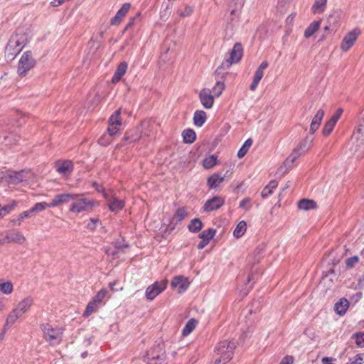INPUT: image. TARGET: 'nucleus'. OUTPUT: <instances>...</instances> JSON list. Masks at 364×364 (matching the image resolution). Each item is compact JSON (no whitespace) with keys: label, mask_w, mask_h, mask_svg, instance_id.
Segmentation results:
<instances>
[{"label":"nucleus","mask_w":364,"mask_h":364,"mask_svg":"<svg viewBox=\"0 0 364 364\" xmlns=\"http://www.w3.org/2000/svg\"><path fill=\"white\" fill-rule=\"evenodd\" d=\"M28 37L27 33L22 31H16L13 34L5 48V57L9 59H14L28 44Z\"/></svg>","instance_id":"f257e3e1"},{"label":"nucleus","mask_w":364,"mask_h":364,"mask_svg":"<svg viewBox=\"0 0 364 364\" xmlns=\"http://www.w3.org/2000/svg\"><path fill=\"white\" fill-rule=\"evenodd\" d=\"M236 346V342L232 340L219 342L215 347L218 358L215 360V364H226L231 360Z\"/></svg>","instance_id":"f03ea898"},{"label":"nucleus","mask_w":364,"mask_h":364,"mask_svg":"<svg viewBox=\"0 0 364 364\" xmlns=\"http://www.w3.org/2000/svg\"><path fill=\"white\" fill-rule=\"evenodd\" d=\"M72 203L69 206V211L72 213L78 214L82 212H87L97 205L95 200L85 197V193H73Z\"/></svg>","instance_id":"7ed1b4c3"},{"label":"nucleus","mask_w":364,"mask_h":364,"mask_svg":"<svg viewBox=\"0 0 364 364\" xmlns=\"http://www.w3.org/2000/svg\"><path fill=\"white\" fill-rule=\"evenodd\" d=\"M41 329L43 331V339L50 346H58L62 342L64 328L54 327L50 323H43L41 325Z\"/></svg>","instance_id":"20e7f679"},{"label":"nucleus","mask_w":364,"mask_h":364,"mask_svg":"<svg viewBox=\"0 0 364 364\" xmlns=\"http://www.w3.org/2000/svg\"><path fill=\"white\" fill-rule=\"evenodd\" d=\"M36 65V60L31 50L23 53L16 66V73L21 77H26Z\"/></svg>","instance_id":"39448f33"},{"label":"nucleus","mask_w":364,"mask_h":364,"mask_svg":"<svg viewBox=\"0 0 364 364\" xmlns=\"http://www.w3.org/2000/svg\"><path fill=\"white\" fill-rule=\"evenodd\" d=\"M109 298L110 294L108 290L105 288H102L88 302L83 313V316L88 317L93 313L97 311L100 306L105 304L104 300L109 299Z\"/></svg>","instance_id":"423d86ee"},{"label":"nucleus","mask_w":364,"mask_h":364,"mask_svg":"<svg viewBox=\"0 0 364 364\" xmlns=\"http://www.w3.org/2000/svg\"><path fill=\"white\" fill-rule=\"evenodd\" d=\"M244 50L240 43L234 44L232 48L227 53L226 58L222 63L221 68L229 69L232 65L237 64L242 60Z\"/></svg>","instance_id":"0eeeda50"},{"label":"nucleus","mask_w":364,"mask_h":364,"mask_svg":"<svg viewBox=\"0 0 364 364\" xmlns=\"http://www.w3.org/2000/svg\"><path fill=\"white\" fill-rule=\"evenodd\" d=\"M103 197L107 203V206L112 212H119L125 206V201L118 198L112 191H103Z\"/></svg>","instance_id":"6e6552de"},{"label":"nucleus","mask_w":364,"mask_h":364,"mask_svg":"<svg viewBox=\"0 0 364 364\" xmlns=\"http://www.w3.org/2000/svg\"><path fill=\"white\" fill-rule=\"evenodd\" d=\"M353 146L351 150L355 153H364V126L363 124L353 133L352 138Z\"/></svg>","instance_id":"1a4fd4ad"},{"label":"nucleus","mask_w":364,"mask_h":364,"mask_svg":"<svg viewBox=\"0 0 364 364\" xmlns=\"http://www.w3.org/2000/svg\"><path fill=\"white\" fill-rule=\"evenodd\" d=\"M360 28H355L348 32L341 41L340 48L343 52L348 51L357 41L358 37L360 35Z\"/></svg>","instance_id":"9d476101"},{"label":"nucleus","mask_w":364,"mask_h":364,"mask_svg":"<svg viewBox=\"0 0 364 364\" xmlns=\"http://www.w3.org/2000/svg\"><path fill=\"white\" fill-rule=\"evenodd\" d=\"M167 287V281H157L149 286L145 291L146 297L148 300H154L158 295L163 292Z\"/></svg>","instance_id":"9b49d317"},{"label":"nucleus","mask_w":364,"mask_h":364,"mask_svg":"<svg viewBox=\"0 0 364 364\" xmlns=\"http://www.w3.org/2000/svg\"><path fill=\"white\" fill-rule=\"evenodd\" d=\"M122 125L121 110H116L109 119L107 132L110 136H114L119 130Z\"/></svg>","instance_id":"f8f14e48"},{"label":"nucleus","mask_w":364,"mask_h":364,"mask_svg":"<svg viewBox=\"0 0 364 364\" xmlns=\"http://www.w3.org/2000/svg\"><path fill=\"white\" fill-rule=\"evenodd\" d=\"M33 304L34 299L31 296H27L21 299L14 308L23 316L31 311Z\"/></svg>","instance_id":"ddd939ff"},{"label":"nucleus","mask_w":364,"mask_h":364,"mask_svg":"<svg viewBox=\"0 0 364 364\" xmlns=\"http://www.w3.org/2000/svg\"><path fill=\"white\" fill-rule=\"evenodd\" d=\"M225 199L223 196H214L204 203L203 209L204 212H212L218 210L224 205Z\"/></svg>","instance_id":"4468645a"},{"label":"nucleus","mask_w":364,"mask_h":364,"mask_svg":"<svg viewBox=\"0 0 364 364\" xmlns=\"http://www.w3.org/2000/svg\"><path fill=\"white\" fill-rule=\"evenodd\" d=\"M342 114L343 109L341 108H338L331 117L325 123L322 129V134L324 136H328L332 132Z\"/></svg>","instance_id":"2eb2a0df"},{"label":"nucleus","mask_w":364,"mask_h":364,"mask_svg":"<svg viewBox=\"0 0 364 364\" xmlns=\"http://www.w3.org/2000/svg\"><path fill=\"white\" fill-rule=\"evenodd\" d=\"M268 66V62L267 60H264L257 68L255 73L252 82L250 86V89L251 91H255L257 89L260 80L264 76V70L266 68H267Z\"/></svg>","instance_id":"dca6fc26"},{"label":"nucleus","mask_w":364,"mask_h":364,"mask_svg":"<svg viewBox=\"0 0 364 364\" xmlns=\"http://www.w3.org/2000/svg\"><path fill=\"white\" fill-rule=\"evenodd\" d=\"M171 285L173 289H176L178 292L181 294L188 288L190 282L187 277L179 275L173 278Z\"/></svg>","instance_id":"f3484780"},{"label":"nucleus","mask_w":364,"mask_h":364,"mask_svg":"<svg viewBox=\"0 0 364 364\" xmlns=\"http://www.w3.org/2000/svg\"><path fill=\"white\" fill-rule=\"evenodd\" d=\"M26 238L23 234L17 230H13L6 233L5 235V241L7 243H15L18 245H23L26 242Z\"/></svg>","instance_id":"a211bd4d"},{"label":"nucleus","mask_w":364,"mask_h":364,"mask_svg":"<svg viewBox=\"0 0 364 364\" xmlns=\"http://www.w3.org/2000/svg\"><path fill=\"white\" fill-rule=\"evenodd\" d=\"M199 100L205 109L212 108L214 103V97L209 89H203L199 93Z\"/></svg>","instance_id":"6ab92c4d"},{"label":"nucleus","mask_w":364,"mask_h":364,"mask_svg":"<svg viewBox=\"0 0 364 364\" xmlns=\"http://www.w3.org/2000/svg\"><path fill=\"white\" fill-rule=\"evenodd\" d=\"M131 5L129 3H125L122 5L120 9L118 10L115 16L110 20V25L119 26L130 9Z\"/></svg>","instance_id":"aec40b11"},{"label":"nucleus","mask_w":364,"mask_h":364,"mask_svg":"<svg viewBox=\"0 0 364 364\" xmlns=\"http://www.w3.org/2000/svg\"><path fill=\"white\" fill-rule=\"evenodd\" d=\"M56 171L63 176H69L73 171L74 166L71 161H58L55 163Z\"/></svg>","instance_id":"412c9836"},{"label":"nucleus","mask_w":364,"mask_h":364,"mask_svg":"<svg viewBox=\"0 0 364 364\" xmlns=\"http://www.w3.org/2000/svg\"><path fill=\"white\" fill-rule=\"evenodd\" d=\"M21 316L14 308L6 315L5 322L3 326L4 333H6L9 328L13 326Z\"/></svg>","instance_id":"4be33fe9"},{"label":"nucleus","mask_w":364,"mask_h":364,"mask_svg":"<svg viewBox=\"0 0 364 364\" xmlns=\"http://www.w3.org/2000/svg\"><path fill=\"white\" fill-rule=\"evenodd\" d=\"M128 68V64L125 61L121 62L117 67V69L112 77L111 82L117 84L119 82L122 77L126 74Z\"/></svg>","instance_id":"5701e85b"},{"label":"nucleus","mask_w":364,"mask_h":364,"mask_svg":"<svg viewBox=\"0 0 364 364\" xmlns=\"http://www.w3.org/2000/svg\"><path fill=\"white\" fill-rule=\"evenodd\" d=\"M73 197V193H62L56 195L51 202L49 203L50 207L55 208L58 207L60 205L68 203L71 200V198Z\"/></svg>","instance_id":"b1692460"},{"label":"nucleus","mask_w":364,"mask_h":364,"mask_svg":"<svg viewBox=\"0 0 364 364\" xmlns=\"http://www.w3.org/2000/svg\"><path fill=\"white\" fill-rule=\"evenodd\" d=\"M323 116L324 111L321 109H318L315 114L310 124L309 132L311 134H314L318 129Z\"/></svg>","instance_id":"393cba45"},{"label":"nucleus","mask_w":364,"mask_h":364,"mask_svg":"<svg viewBox=\"0 0 364 364\" xmlns=\"http://www.w3.org/2000/svg\"><path fill=\"white\" fill-rule=\"evenodd\" d=\"M314 138L306 136L304 138L297 146L295 148L300 154H304L306 153L311 146Z\"/></svg>","instance_id":"a878e982"},{"label":"nucleus","mask_w":364,"mask_h":364,"mask_svg":"<svg viewBox=\"0 0 364 364\" xmlns=\"http://www.w3.org/2000/svg\"><path fill=\"white\" fill-rule=\"evenodd\" d=\"M225 178L220 173H213L207 179V184L210 188H216L224 181Z\"/></svg>","instance_id":"bb28decb"},{"label":"nucleus","mask_w":364,"mask_h":364,"mask_svg":"<svg viewBox=\"0 0 364 364\" xmlns=\"http://www.w3.org/2000/svg\"><path fill=\"white\" fill-rule=\"evenodd\" d=\"M321 21H312L308 27L305 29L304 36L306 38H309L313 36L320 28Z\"/></svg>","instance_id":"cd10ccee"},{"label":"nucleus","mask_w":364,"mask_h":364,"mask_svg":"<svg viewBox=\"0 0 364 364\" xmlns=\"http://www.w3.org/2000/svg\"><path fill=\"white\" fill-rule=\"evenodd\" d=\"M348 306V301L345 298H342L335 304L334 311L337 314L343 316L346 314Z\"/></svg>","instance_id":"c85d7f7f"},{"label":"nucleus","mask_w":364,"mask_h":364,"mask_svg":"<svg viewBox=\"0 0 364 364\" xmlns=\"http://www.w3.org/2000/svg\"><path fill=\"white\" fill-rule=\"evenodd\" d=\"M14 284L11 281L0 279V292L5 295H10L14 292Z\"/></svg>","instance_id":"c756f323"},{"label":"nucleus","mask_w":364,"mask_h":364,"mask_svg":"<svg viewBox=\"0 0 364 364\" xmlns=\"http://www.w3.org/2000/svg\"><path fill=\"white\" fill-rule=\"evenodd\" d=\"M207 115L203 110H196L193 115V122L196 127H201L205 122Z\"/></svg>","instance_id":"7c9ffc66"},{"label":"nucleus","mask_w":364,"mask_h":364,"mask_svg":"<svg viewBox=\"0 0 364 364\" xmlns=\"http://www.w3.org/2000/svg\"><path fill=\"white\" fill-rule=\"evenodd\" d=\"M316 203L310 199H301L298 202V208L303 210H309L316 208Z\"/></svg>","instance_id":"2f4dec72"},{"label":"nucleus","mask_w":364,"mask_h":364,"mask_svg":"<svg viewBox=\"0 0 364 364\" xmlns=\"http://www.w3.org/2000/svg\"><path fill=\"white\" fill-rule=\"evenodd\" d=\"M327 0H315L312 7L311 11L314 14H322L326 8Z\"/></svg>","instance_id":"473e14b6"},{"label":"nucleus","mask_w":364,"mask_h":364,"mask_svg":"<svg viewBox=\"0 0 364 364\" xmlns=\"http://www.w3.org/2000/svg\"><path fill=\"white\" fill-rule=\"evenodd\" d=\"M278 186V183L276 181H271L268 185H267L261 193V196L263 198H266L271 196L274 190Z\"/></svg>","instance_id":"72a5a7b5"},{"label":"nucleus","mask_w":364,"mask_h":364,"mask_svg":"<svg viewBox=\"0 0 364 364\" xmlns=\"http://www.w3.org/2000/svg\"><path fill=\"white\" fill-rule=\"evenodd\" d=\"M183 139L186 144H192L196 141V134L191 129H185L182 132Z\"/></svg>","instance_id":"f704fd0d"},{"label":"nucleus","mask_w":364,"mask_h":364,"mask_svg":"<svg viewBox=\"0 0 364 364\" xmlns=\"http://www.w3.org/2000/svg\"><path fill=\"white\" fill-rule=\"evenodd\" d=\"M247 230V223L244 220H241L238 223L236 228L233 231V235L235 238H240L244 235Z\"/></svg>","instance_id":"c9c22d12"},{"label":"nucleus","mask_w":364,"mask_h":364,"mask_svg":"<svg viewBox=\"0 0 364 364\" xmlns=\"http://www.w3.org/2000/svg\"><path fill=\"white\" fill-rule=\"evenodd\" d=\"M188 213L186 211L185 208H179L176 210L174 215L171 219V223L176 221V223L181 222L186 217H188Z\"/></svg>","instance_id":"e433bc0d"},{"label":"nucleus","mask_w":364,"mask_h":364,"mask_svg":"<svg viewBox=\"0 0 364 364\" xmlns=\"http://www.w3.org/2000/svg\"><path fill=\"white\" fill-rule=\"evenodd\" d=\"M203 228L202 221L199 218H195L191 220L188 225V229L191 232L196 233L199 232Z\"/></svg>","instance_id":"4c0bfd02"},{"label":"nucleus","mask_w":364,"mask_h":364,"mask_svg":"<svg viewBox=\"0 0 364 364\" xmlns=\"http://www.w3.org/2000/svg\"><path fill=\"white\" fill-rule=\"evenodd\" d=\"M297 150L295 149L292 151L291 154L287 157V159L284 162V165L287 167H291L294 163L301 156Z\"/></svg>","instance_id":"58836bf2"},{"label":"nucleus","mask_w":364,"mask_h":364,"mask_svg":"<svg viewBox=\"0 0 364 364\" xmlns=\"http://www.w3.org/2000/svg\"><path fill=\"white\" fill-rule=\"evenodd\" d=\"M197 323H198V322L196 320H195L193 318L190 319L186 323V326H184V328L182 330L183 336H186L189 335L195 329V328L197 326Z\"/></svg>","instance_id":"ea45409f"},{"label":"nucleus","mask_w":364,"mask_h":364,"mask_svg":"<svg viewBox=\"0 0 364 364\" xmlns=\"http://www.w3.org/2000/svg\"><path fill=\"white\" fill-rule=\"evenodd\" d=\"M216 230L213 228H208L207 230H203L200 235L199 237L202 240H206V242H210V241L214 237L215 235Z\"/></svg>","instance_id":"a19ab883"},{"label":"nucleus","mask_w":364,"mask_h":364,"mask_svg":"<svg viewBox=\"0 0 364 364\" xmlns=\"http://www.w3.org/2000/svg\"><path fill=\"white\" fill-rule=\"evenodd\" d=\"M217 164V156L215 155H210L204 159L203 161V166L205 168L209 169L213 168Z\"/></svg>","instance_id":"79ce46f5"},{"label":"nucleus","mask_w":364,"mask_h":364,"mask_svg":"<svg viewBox=\"0 0 364 364\" xmlns=\"http://www.w3.org/2000/svg\"><path fill=\"white\" fill-rule=\"evenodd\" d=\"M225 88V85L223 82L218 81L214 87H213L212 92L213 97H220Z\"/></svg>","instance_id":"37998d69"},{"label":"nucleus","mask_w":364,"mask_h":364,"mask_svg":"<svg viewBox=\"0 0 364 364\" xmlns=\"http://www.w3.org/2000/svg\"><path fill=\"white\" fill-rule=\"evenodd\" d=\"M193 8L191 6H185L183 9H181L178 10V14L181 17H187L191 16L193 14Z\"/></svg>","instance_id":"c03bdc74"},{"label":"nucleus","mask_w":364,"mask_h":364,"mask_svg":"<svg viewBox=\"0 0 364 364\" xmlns=\"http://www.w3.org/2000/svg\"><path fill=\"white\" fill-rule=\"evenodd\" d=\"M47 208H50L49 203H47L46 202H40L36 203L34 206L31 208V211L41 212Z\"/></svg>","instance_id":"a18cd8bd"},{"label":"nucleus","mask_w":364,"mask_h":364,"mask_svg":"<svg viewBox=\"0 0 364 364\" xmlns=\"http://www.w3.org/2000/svg\"><path fill=\"white\" fill-rule=\"evenodd\" d=\"M165 360L164 354L149 359L148 364H162Z\"/></svg>","instance_id":"49530a36"},{"label":"nucleus","mask_w":364,"mask_h":364,"mask_svg":"<svg viewBox=\"0 0 364 364\" xmlns=\"http://www.w3.org/2000/svg\"><path fill=\"white\" fill-rule=\"evenodd\" d=\"M252 207V204L251 203V199L250 198H245L242 200L240 203V208L248 210L251 209Z\"/></svg>","instance_id":"de8ad7c7"},{"label":"nucleus","mask_w":364,"mask_h":364,"mask_svg":"<svg viewBox=\"0 0 364 364\" xmlns=\"http://www.w3.org/2000/svg\"><path fill=\"white\" fill-rule=\"evenodd\" d=\"M359 262L358 256H353L346 260V265L348 268H353Z\"/></svg>","instance_id":"09e8293b"},{"label":"nucleus","mask_w":364,"mask_h":364,"mask_svg":"<svg viewBox=\"0 0 364 364\" xmlns=\"http://www.w3.org/2000/svg\"><path fill=\"white\" fill-rule=\"evenodd\" d=\"M355 343L358 347H364V332L358 333L355 335Z\"/></svg>","instance_id":"8fccbe9b"},{"label":"nucleus","mask_w":364,"mask_h":364,"mask_svg":"<svg viewBox=\"0 0 364 364\" xmlns=\"http://www.w3.org/2000/svg\"><path fill=\"white\" fill-rule=\"evenodd\" d=\"M17 206V202L13 201L11 204L5 205L4 207H0V211L2 213L3 211H5L6 213H9L10 211L13 210Z\"/></svg>","instance_id":"3c124183"},{"label":"nucleus","mask_w":364,"mask_h":364,"mask_svg":"<svg viewBox=\"0 0 364 364\" xmlns=\"http://www.w3.org/2000/svg\"><path fill=\"white\" fill-rule=\"evenodd\" d=\"M33 212L31 211V208L28 210H26V211H23L19 215H18V220H19V224L21 223V222H22L25 218H30L31 216V214L33 213Z\"/></svg>","instance_id":"603ef678"},{"label":"nucleus","mask_w":364,"mask_h":364,"mask_svg":"<svg viewBox=\"0 0 364 364\" xmlns=\"http://www.w3.org/2000/svg\"><path fill=\"white\" fill-rule=\"evenodd\" d=\"M110 142H111V139H109V137H108L106 135L102 136L98 139V144L102 145V146H106L109 145L110 144Z\"/></svg>","instance_id":"864d4df0"},{"label":"nucleus","mask_w":364,"mask_h":364,"mask_svg":"<svg viewBox=\"0 0 364 364\" xmlns=\"http://www.w3.org/2000/svg\"><path fill=\"white\" fill-rule=\"evenodd\" d=\"M9 176L11 178V182L12 183H18L21 181V179L19 178L20 173L16 172L9 171Z\"/></svg>","instance_id":"5fc2aeb1"},{"label":"nucleus","mask_w":364,"mask_h":364,"mask_svg":"<svg viewBox=\"0 0 364 364\" xmlns=\"http://www.w3.org/2000/svg\"><path fill=\"white\" fill-rule=\"evenodd\" d=\"M294 357L291 355H286L281 360L279 364H293Z\"/></svg>","instance_id":"6e6d98bb"},{"label":"nucleus","mask_w":364,"mask_h":364,"mask_svg":"<svg viewBox=\"0 0 364 364\" xmlns=\"http://www.w3.org/2000/svg\"><path fill=\"white\" fill-rule=\"evenodd\" d=\"M363 358L360 355H356L351 364H363Z\"/></svg>","instance_id":"4d7b16f0"},{"label":"nucleus","mask_w":364,"mask_h":364,"mask_svg":"<svg viewBox=\"0 0 364 364\" xmlns=\"http://www.w3.org/2000/svg\"><path fill=\"white\" fill-rule=\"evenodd\" d=\"M247 151L248 150H247L245 147L242 146L237 152V157L239 159H242L245 156Z\"/></svg>","instance_id":"13d9d810"},{"label":"nucleus","mask_w":364,"mask_h":364,"mask_svg":"<svg viewBox=\"0 0 364 364\" xmlns=\"http://www.w3.org/2000/svg\"><path fill=\"white\" fill-rule=\"evenodd\" d=\"M6 309L7 306L4 301V298L0 296V313L4 312Z\"/></svg>","instance_id":"bf43d9fd"},{"label":"nucleus","mask_w":364,"mask_h":364,"mask_svg":"<svg viewBox=\"0 0 364 364\" xmlns=\"http://www.w3.org/2000/svg\"><path fill=\"white\" fill-rule=\"evenodd\" d=\"M99 220L97 219L91 218L90 223L88 224V228L91 230H94Z\"/></svg>","instance_id":"052dcab7"},{"label":"nucleus","mask_w":364,"mask_h":364,"mask_svg":"<svg viewBox=\"0 0 364 364\" xmlns=\"http://www.w3.org/2000/svg\"><path fill=\"white\" fill-rule=\"evenodd\" d=\"M136 18H137L136 16H134V17H132V18H129V21L128 23L127 24V26H126V27L124 28V31L128 30L129 28H130L134 24V21H135Z\"/></svg>","instance_id":"680f3d73"},{"label":"nucleus","mask_w":364,"mask_h":364,"mask_svg":"<svg viewBox=\"0 0 364 364\" xmlns=\"http://www.w3.org/2000/svg\"><path fill=\"white\" fill-rule=\"evenodd\" d=\"M252 144V140L251 139H248L245 141V142L243 144V147H245L247 150H249L250 147Z\"/></svg>","instance_id":"e2e57ef3"},{"label":"nucleus","mask_w":364,"mask_h":364,"mask_svg":"<svg viewBox=\"0 0 364 364\" xmlns=\"http://www.w3.org/2000/svg\"><path fill=\"white\" fill-rule=\"evenodd\" d=\"M209 242H206L205 240H202L198 245V248L199 250L203 249Z\"/></svg>","instance_id":"0e129e2a"},{"label":"nucleus","mask_w":364,"mask_h":364,"mask_svg":"<svg viewBox=\"0 0 364 364\" xmlns=\"http://www.w3.org/2000/svg\"><path fill=\"white\" fill-rule=\"evenodd\" d=\"M92 187L95 188L97 191L102 192L105 191L97 182L94 181L92 184Z\"/></svg>","instance_id":"69168bd1"},{"label":"nucleus","mask_w":364,"mask_h":364,"mask_svg":"<svg viewBox=\"0 0 364 364\" xmlns=\"http://www.w3.org/2000/svg\"><path fill=\"white\" fill-rule=\"evenodd\" d=\"M333 360V358L329 357H324L322 358V363L323 364H332L331 362Z\"/></svg>","instance_id":"338daca9"},{"label":"nucleus","mask_w":364,"mask_h":364,"mask_svg":"<svg viewBox=\"0 0 364 364\" xmlns=\"http://www.w3.org/2000/svg\"><path fill=\"white\" fill-rule=\"evenodd\" d=\"M296 16V14L295 13H291L290 15H289L287 18V22H289V23H291L294 18Z\"/></svg>","instance_id":"774afa93"}]
</instances>
